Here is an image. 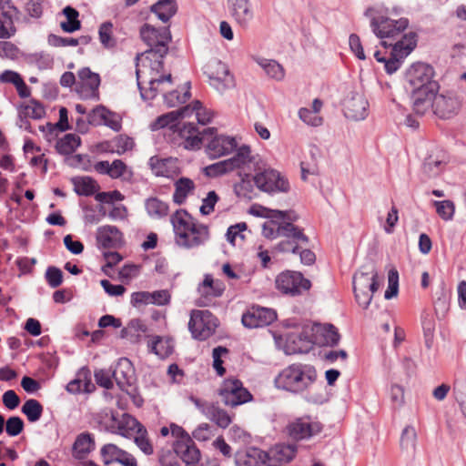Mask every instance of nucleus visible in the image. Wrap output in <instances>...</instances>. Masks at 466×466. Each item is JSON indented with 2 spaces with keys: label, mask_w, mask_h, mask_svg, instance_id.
Masks as SVG:
<instances>
[{
  "label": "nucleus",
  "mask_w": 466,
  "mask_h": 466,
  "mask_svg": "<svg viewBox=\"0 0 466 466\" xmlns=\"http://www.w3.org/2000/svg\"><path fill=\"white\" fill-rule=\"evenodd\" d=\"M140 35L148 48L138 54L137 60V79L143 100L150 101L158 93L163 94L164 103L168 107H175L186 103L190 94V83L186 84L187 89L168 90L172 86L171 74H164L163 59L168 52L171 34L167 27L157 29L150 25H144Z\"/></svg>",
  "instance_id": "1"
},
{
  "label": "nucleus",
  "mask_w": 466,
  "mask_h": 466,
  "mask_svg": "<svg viewBox=\"0 0 466 466\" xmlns=\"http://www.w3.org/2000/svg\"><path fill=\"white\" fill-rule=\"evenodd\" d=\"M434 69L425 63H415L406 72V81L410 86L413 110L424 115L429 104V96L438 92L439 84L433 80Z\"/></svg>",
  "instance_id": "2"
},
{
  "label": "nucleus",
  "mask_w": 466,
  "mask_h": 466,
  "mask_svg": "<svg viewBox=\"0 0 466 466\" xmlns=\"http://www.w3.org/2000/svg\"><path fill=\"white\" fill-rule=\"evenodd\" d=\"M176 243L184 248H196L209 239V229L199 223L187 210L178 209L171 217Z\"/></svg>",
  "instance_id": "3"
},
{
  "label": "nucleus",
  "mask_w": 466,
  "mask_h": 466,
  "mask_svg": "<svg viewBox=\"0 0 466 466\" xmlns=\"http://www.w3.org/2000/svg\"><path fill=\"white\" fill-rule=\"evenodd\" d=\"M317 380L314 366L297 362L284 368L274 379L277 389L300 394L310 389Z\"/></svg>",
  "instance_id": "4"
},
{
  "label": "nucleus",
  "mask_w": 466,
  "mask_h": 466,
  "mask_svg": "<svg viewBox=\"0 0 466 466\" xmlns=\"http://www.w3.org/2000/svg\"><path fill=\"white\" fill-rule=\"evenodd\" d=\"M380 13L381 7L374 5L367 7L364 11V15L370 19L372 32L381 40L380 44L384 47H393L394 44L398 41L396 39L404 35L402 34L409 25V20L404 17L393 20L380 15Z\"/></svg>",
  "instance_id": "5"
},
{
  "label": "nucleus",
  "mask_w": 466,
  "mask_h": 466,
  "mask_svg": "<svg viewBox=\"0 0 466 466\" xmlns=\"http://www.w3.org/2000/svg\"><path fill=\"white\" fill-rule=\"evenodd\" d=\"M378 272L372 263L362 266L353 276V291L358 304L367 309L379 289Z\"/></svg>",
  "instance_id": "6"
},
{
  "label": "nucleus",
  "mask_w": 466,
  "mask_h": 466,
  "mask_svg": "<svg viewBox=\"0 0 466 466\" xmlns=\"http://www.w3.org/2000/svg\"><path fill=\"white\" fill-rule=\"evenodd\" d=\"M429 104L425 108V113L431 109L438 117L450 119L459 113L461 100L452 91H445L440 94L433 92L432 96H429Z\"/></svg>",
  "instance_id": "7"
},
{
  "label": "nucleus",
  "mask_w": 466,
  "mask_h": 466,
  "mask_svg": "<svg viewBox=\"0 0 466 466\" xmlns=\"http://www.w3.org/2000/svg\"><path fill=\"white\" fill-rule=\"evenodd\" d=\"M267 217L282 220L279 223V237L292 239L296 243L308 244L309 238L303 233L301 228L293 224L299 218V216L294 211L267 209Z\"/></svg>",
  "instance_id": "8"
},
{
  "label": "nucleus",
  "mask_w": 466,
  "mask_h": 466,
  "mask_svg": "<svg viewBox=\"0 0 466 466\" xmlns=\"http://www.w3.org/2000/svg\"><path fill=\"white\" fill-rule=\"evenodd\" d=\"M218 324V319L209 310L193 309L188 329L195 339L206 340L215 333Z\"/></svg>",
  "instance_id": "9"
},
{
  "label": "nucleus",
  "mask_w": 466,
  "mask_h": 466,
  "mask_svg": "<svg viewBox=\"0 0 466 466\" xmlns=\"http://www.w3.org/2000/svg\"><path fill=\"white\" fill-rule=\"evenodd\" d=\"M227 160L231 171L237 170L239 177H248L251 172L260 169L259 156L253 154L247 145L237 147L234 156Z\"/></svg>",
  "instance_id": "10"
},
{
  "label": "nucleus",
  "mask_w": 466,
  "mask_h": 466,
  "mask_svg": "<svg viewBox=\"0 0 466 466\" xmlns=\"http://www.w3.org/2000/svg\"><path fill=\"white\" fill-rule=\"evenodd\" d=\"M204 74L208 76L209 85L219 93H224L235 86L234 77L227 65L218 59H211L206 64Z\"/></svg>",
  "instance_id": "11"
},
{
  "label": "nucleus",
  "mask_w": 466,
  "mask_h": 466,
  "mask_svg": "<svg viewBox=\"0 0 466 466\" xmlns=\"http://www.w3.org/2000/svg\"><path fill=\"white\" fill-rule=\"evenodd\" d=\"M253 181L257 187L267 193L288 192L289 181L281 174L272 168H264L256 171Z\"/></svg>",
  "instance_id": "12"
},
{
  "label": "nucleus",
  "mask_w": 466,
  "mask_h": 466,
  "mask_svg": "<svg viewBox=\"0 0 466 466\" xmlns=\"http://www.w3.org/2000/svg\"><path fill=\"white\" fill-rule=\"evenodd\" d=\"M277 289L285 295L298 296L310 289V281L298 271H284L275 280Z\"/></svg>",
  "instance_id": "13"
},
{
  "label": "nucleus",
  "mask_w": 466,
  "mask_h": 466,
  "mask_svg": "<svg viewBox=\"0 0 466 466\" xmlns=\"http://www.w3.org/2000/svg\"><path fill=\"white\" fill-rule=\"evenodd\" d=\"M218 395L225 405L236 407L244 404L252 399L250 392L243 387L238 380H226L223 381Z\"/></svg>",
  "instance_id": "14"
},
{
  "label": "nucleus",
  "mask_w": 466,
  "mask_h": 466,
  "mask_svg": "<svg viewBox=\"0 0 466 466\" xmlns=\"http://www.w3.org/2000/svg\"><path fill=\"white\" fill-rule=\"evenodd\" d=\"M416 46V35L413 33L404 34L393 46L390 57L384 63L385 70L389 74L395 73L406 57Z\"/></svg>",
  "instance_id": "15"
},
{
  "label": "nucleus",
  "mask_w": 466,
  "mask_h": 466,
  "mask_svg": "<svg viewBox=\"0 0 466 466\" xmlns=\"http://www.w3.org/2000/svg\"><path fill=\"white\" fill-rule=\"evenodd\" d=\"M76 91L83 99L99 100L100 76L89 67H83L77 72Z\"/></svg>",
  "instance_id": "16"
},
{
  "label": "nucleus",
  "mask_w": 466,
  "mask_h": 466,
  "mask_svg": "<svg viewBox=\"0 0 466 466\" xmlns=\"http://www.w3.org/2000/svg\"><path fill=\"white\" fill-rule=\"evenodd\" d=\"M277 319L274 309L260 306L250 307L242 315V324L248 329L261 328L270 325Z\"/></svg>",
  "instance_id": "17"
},
{
  "label": "nucleus",
  "mask_w": 466,
  "mask_h": 466,
  "mask_svg": "<svg viewBox=\"0 0 466 466\" xmlns=\"http://www.w3.org/2000/svg\"><path fill=\"white\" fill-rule=\"evenodd\" d=\"M449 162V156L446 151L441 148H432L424 158L421 170L429 178L437 177L445 169Z\"/></svg>",
  "instance_id": "18"
},
{
  "label": "nucleus",
  "mask_w": 466,
  "mask_h": 466,
  "mask_svg": "<svg viewBox=\"0 0 466 466\" xmlns=\"http://www.w3.org/2000/svg\"><path fill=\"white\" fill-rule=\"evenodd\" d=\"M288 432L294 440H305L320 432L322 427L319 422L309 417L298 418L289 422L287 427Z\"/></svg>",
  "instance_id": "19"
},
{
  "label": "nucleus",
  "mask_w": 466,
  "mask_h": 466,
  "mask_svg": "<svg viewBox=\"0 0 466 466\" xmlns=\"http://www.w3.org/2000/svg\"><path fill=\"white\" fill-rule=\"evenodd\" d=\"M179 136L184 139L186 149L195 150L200 148L206 136L212 135L214 128H204L199 131L193 122L184 123L178 129Z\"/></svg>",
  "instance_id": "20"
},
{
  "label": "nucleus",
  "mask_w": 466,
  "mask_h": 466,
  "mask_svg": "<svg viewBox=\"0 0 466 466\" xmlns=\"http://www.w3.org/2000/svg\"><path fill=\"white\" fill-rule=\"evenodd\" d=\"M312 340L310 329H304L299 333H291L286 339L284 352L287 355L307 353L314 345Z\"/></svg>",
  "instance_id": "21"
},
{
  "label": "nucleus",
  "mask_w": 466,
  "mask_h": 466,
  "mask_svg": "<svg viewBox=\"0 0 466 466\" xmlns=\"http://www.w3.org/2000/svg\"><path fill=\"white\" fill-rule=\"evenodd\" d=\"M369 103L363 95L355 93L344 101V116L351 120H363L368 116Z\"/></svg>",
  "instance_id": "22"
},
{
  "label": "nucleus",
  "mask_w": 466,
  "mask_h": 466,
  "mask_svg": "<svg viewBox=\"0 0 466 466\" xmlns=\"http://www.w3.org/2000/svg\"><path fill=\"white\" fill-rule=\"evenodd\" d=\"M173 447L176 457H179L187 466H196L199 461L200 451L191 437H187L186 441H176Z\"/></svg>",
  "instance_id": "23"
},
{
  "label": "nucleus",
  "mask_w": 466,
  "mask_h": 466,
  "mask_svg": "<svg viewBox=\"0 0 466 466\" xmlns=\"http://www.w3.org/2000/svg\"><path fill=\"white\" fill-rule=\"evenodd\" d=\"M238 147L235 137L228 136H215L208 142L207 153L212 158H218L233 152Z\"/></svg>",
  "instance_id": "24"
},
{
  "label": "nucleus",
  "mask_w": 466,
  "mask_h": 466,
  "mask_svg": "<svg viewBox=\"0 0 466 466\" xmlns=\"http://www.w3.org/2000/svg\"><path fill=\"white\" fill-rule=\"evenodd\" d=\"M231 16L242 27H247L254 18V10L250 0H228Z\"/></svg>",
  "instance_id": "25"
},
{
  "label": "nucleus",
  "mask_w": 466,
  "mask_h": 466,
  "mask_svg": "<svg viewBox=\"0 0 466 466\" xmlns=\"http://www.w3.org/2000/svg\"><path fill=\"white\" fill-rule=\"evenodd\" d=\"M310 331L313 339L312 341L315 345L320 347L336 346L340 339L338 329L331 324L316 325L310 329Z\"/></svg>",
  "instance_id": "26"
},
{
  "label": "nucleus",
  "mask_w": 466,
  "mask_h": 466,
  "mask_svg": "<svg viewBox=\"0 0 466 466\" xmlns=\"http://www.w3.org/2000/svg\"><path fill=\"white\" fill-rule=\"evenodd\" d=\"M148 165L157 177H172L179 172L177 158H159L154 156L149 158Z\"/></svg>",
  "instance_id": "27"
},
{
  "label": "nucleus",
  "mask_w": 466,
  "mask_h": 466,
  "mask_svg": "<svg viewBox=\"0 0 466 466\" xmlns=\"http://www.w3.org/2000/svg\"><path fill=\"white\" fill-rule=\"evenodd\" d=\"M112 376L120 390H125L127 387L131 386L134 380V369L130 360L127 358L120 359Z\"/></svg>",
  "instance_id": "28"
},
{
  "label": "nucleus",
  "mask_w": 466,
  "mask_h": 466,
  "mask_svg": "<svg viewBox=\"0 0 466 466\" xmlns=\"http://www.w3.org/2000/svg\"><path fill=\"white\" fill-rule=\"evenodd\" d=\"M95 439L89 432L78 434L72 447V455L74 458L83 460L95 450Z\"/></svg>",
  "instance_id": "29"
},
{
  "label": "nucleus",
  "mask_w": 466,
  "mask_h": 466,
  "mask_svg": "<svg viewBox=\"0 0 466 466\" xmlns=\"http://www.w3.org/2000/svg\"><path fill=\"white\" fill-rule=\"evenodd\" d=\"M96 240L105 248H114L121 242L122 233L116 226H102L97 228Z\"/></svg>",
  "instance_id": "30"
},
{
  "label": "nucleus",
  "mask_w": 466,
  "mask_h": 466,
  "mask_svg": "<svg viewBox=\"0 0 466 466\" xmlns=\"http://www.w3.org/2000/svg\"><path fill=\"white\" fill-rule=\"evenodd\" d=\"M181 109L182 119L195 116L198 123L201 125L208 124L213 117V113L209 109L204 107L198 100L194 101L191 105L181 107Z\"/></svg>",
  "instance_id": "31"
},
{
  "label": "nucleus",
  "mask_w": 466,
  "mask_h": 466,
  "mask_svg": "<svg viewBox=\"0 0 466 466\" xmlns=\"http://www.w3.org/2000/svg\"><path fill=\"white\" fill-rule=\"evenodd\" d=\"M46 115V110L44 106L35 100L31 99L27 104L21 105L19 107V116L21 118L25 117H30L33 119H40ZM21 127H25V129H28L29 123L26 120L21 119Z\"/></svg>",
  "instance_id": "32"
},
{
  "label": "nucleus",
  "mask_w": 466,
  "mask_h": 466,
  "mask_svg": "<svg viewBox=\"0 0 466 466\" xmlns=\"http://www.w3.org/2000/svg\"><path fill=\"white\" fill-rule=\"evenodd\" d=\"M198 291L201 296L198 305L205 306L207 304L206 300L221 296L223 289L215 284L210 275H206L202 283L199 284Z\"/></svg>",
  "instance_id": "33"
},
{
  "label": "nucleus",
  "mask_w": 466,
  "mask_h": 466,
  "mask_svg": "<svg viewBox=\"0 0 466 466\" xmlns=\"http://www.w3.org/2000/svg\"><path fill=\"white\" fill-rule=\"evenodd\" d=\"M297 448L293 444H277L270 451V461L289 463L293 460Z\"/></svg>",
  "instance_id": "34"
},
{
  "label": "nucleus",
  "mask_w": 466,
  "mask_h": 466,
  "mask_svg": "<svg viewBox=\"0 0 466 466\" xmlns=\"http://www.w3.org/2000/svg\"><path fill=\"white\" fill-rule=\"evenodd\" d=\"M179 118L182 119L181 108L159 116L150 124V128L153 131H157L165 127L173 129L177 127V120Z\"/></svg>",
  "instance_id": "35"
},
{
  "label": "nucleus",
  "mask_w": 466,
  "mask_h": 466,
  "mask_svg": "<svg viewBox=\"0 0 466 466\" xmlns=\"http://www.w3.org/2000/svg\"><path fill=\"white\" fill-rule=\"evenodd\" d=\"M146 331L147 327L143 321L134 319L121 330L120 336L122 339H128L131 343H137Z\"/></svg>",
  "instance_id": "36"
},
{
  "label": "nucleus",
  "mask_w": 466,
  "mask_h": 466,
  "mask_svg": "<svg viewBox=\"0 0 466 466\" xmlns=\"http://www.w3.org/2000/svg\"><path fill=\"white\" fill-rule=\"evenodd\" d=\"M175 192L173 194V201L177 205H182L187 196L195 189L194 181L188 177H180L175 184Z\"/></svg>",
  "instance_id": "37"
},
{
  "label": "nucleus",
  "mask_w": 466,
  "mask_h": 466,
  "mask_svg": "<svg viewBox=\"0 0 466 466\" xmlns=\"http://www.w3.org/2000/svg\"><path fill=\"white\" fill-rule=\"evenodd\" d=\"M255 61L264 70L268 76L281 81L285 76L283 66L274 59L256 57Z\"/></svg>",
  "instance_id": "38"
},
{
  "label": "nucleus",
  "mask_w": 466,
  "mask_h": 466,
  "mask_svg": "<svg viewBox=\"0 0 466 466\" xmlns=\"http://www.w3.org/2000/svg\"><path fill=\"white\" fill-rule=\"evenodd\" d=\"M150 9L162 22L167 23L177 13L176 0H158Z\"/></svg>",
  "instance_id": "39"
},
{
  "label": "nucleus",
  "mask_w": 466,
  "mask_h": 466,
  "mask_svg": "<svg viewBox=\"0 0 466 466\" xmlns=\"http://www.w3.org/2000/svg\"><path fill=\"white\" fill-rule=\"evenodd\" d=\"M68 123V112L66 107H61L59 109V120L56 124L47 123L46 127H43L42 131H46L47 140H51L55 137H56L57 130L60 132H64L69 129Z\"/></svg>",
  "instance_id": "40"
},
{
  "label": "nucleus",
  "mask_w": 466,
  "mask_h": 466,
  "mask_svg": "<svg viewBox=\"0 0 466 466\" xmlns=\"http://www.w3.org/2000/svg\"><path fill=\"white\" fill-rule=\"evenodd\" d=\"M206 418L216 423L219 428L226 429L232 422V415L221 409L218 404L213 403L210 410H207Z\"/></svg>",
  "instance_id": "41"
},
{
  "label": "nucleus",
  "mask_w": 466,
  "mask_h": 466,
  "mask_svg": "<svg viewBox=\"0 0 466 466\" xmlns=\"http://www.w3.org/2000/svg\"><path fill=\"white\" fill-rule=\"evenodd\" d=\"M139 428H144V426L133 416L124 413L118 421L116 433L124 437H129L137 434Z\"/></svg>",
  "instance_id": "42"
},
{
  "label": "nucleus",
  "mask_w": 466,
  "mask_h": 466,
  "mask_svg": "<svg viewBox=\"0 0 466 466\" xmlns=\"http://www.w3.org/2000/svg\"><path fill=\"white\" fill-rule=\"evenodd\" d=\"M150 351L157 355L161 359H165L172 354L174 350V343L171 339L155 337L149 343Z\"/></svg>",
  "instance_id": "43"
},
{
  "label": "nucleus",
  "mask_w": 466,
  "mask_h": 466,
  "mask_svg": "<svg viewBox=\"0 0 466 466\" xmlns=\"http://www.w3.org/2000/svg\"><path fill=\"white\" fill-rule=\"evenodd\" d=\"M81 145L80 137L76 134H66L56 145L57 152L61 155H70L74 153Z\"/></svg>",
  "instance_id": "44"
},
{
  "label": "nucleus",
  "mask_w": 466,
  "mask_h": 466,
  "mask_svg": "<svg viewBox=\"0 0 466 466\" xmlns=\"http://www.w3.org/2000/svg\"><path fill=\"white\" fill-rule=\"evenodd\" d=\"M84 384L85 389L84 390L86 392L90 391L89 387L92 386L91 380L89 379V370L87 369H81L80 371L77 373V378L71 380L66 385V390L69 393L76 394L80 393L82 391V385Z\"/></svg>",
  "instance_id": "45"
},
{
  "label": "nucleus",
  "mask_w": 466,
  "mask_h": 466,
  "mask_svg": "<svg viewBox=\"0 0 466 466\" xmlns=\"http://www.w3.org/2000/svg\"><path fill=\"white\" fill-rule=\"evenodd\" d=\"M145 207L147 214L151 218H161L167 216L169 212V207L167 203L157 198H147L145 202Z\"/></svg>",
  "instance_id": "46"
},
{
  "label": "nucleus",
  "mask_w": 466,
  "mask_h": 466,
  "mask_svg": "<svg viewBox=\"0 0 466 466\" xmlns=\"http://www.w3.org/2000/svg\"><path fill=\"white\" fill-rule=\"evenodd\" d=\"M63 14L66 17V21L61 22L60 26L63 31L66 33H73L81 27V23L78 20L79 13L72 6H66L63 9Z\"/></svg>",
  "instance_id": "47"
},
{
  "label": "nucleus",
  "mask_w": 466,
  "mask_h": 466,
  "mask_svg": "<svg viewBox=\"0 0 466 466\" xmlns=\"http://www.w3.org/2000/svg\"><path fill=\"white\" fill-rule=\"evenodd\" d=\"M75 191L79 196H91L98 188L96 182L89 177H76L73 179Z\"/></svg>",
  "instance_id": "48"
},
{
  "label": "nucleus",
  "mask_w": 466,
  "mask_h": 466,
  "mask_svg": "<svg viewBox=\"0 0 466 466\" xmlns=\"http://www.w3.org/2000/svg\"><path fill=\"white\" fill-rule=\"evenodd\" d=\"M16 32L13 15L9 11L0 12V39H8Z\"/></svg>",
  "instance_id": "49"
},
{
  "label": "nucleus",
  "mask_w": 466,
  "mask_h": 466,
  "mask_svg": "<svg viewBox=\"0 0 466 466\" xmlns=\"http://www.w3.org/2000/svg\"><path fill=\"white\" fill-rule=\"evenodd\" d=\"M113 28L114 25L110 21L102 23L98 28L99 41L105 48H114L116 45L113 37Z\"/></svg>",
  "instance_id": "50"
},
{
  "label": "nucleus",
  "mask_w": 466,
  "mask_h": 466,
  "mask_svg": "<svg viewBox=\"0 0 466 466\" xmlns=\"http://www.w3.org/2000/svg\"><path fill=\"white\" fill-rule=\"evenodd\" d=\"M22 412L26 416L30 422H35L42 416L43 406L38 400L29 399L22 406Z\"/></svg>",
  "instance_id": "51"
},
{
  "label": "nucleus",
  "mask_w": 466,
  "mask_h": 466,
  "mask_svg": "<svg viewBox=\"0 0 466 466\" xmlns=\"http://www.w3.org/2000/svg\"><path fill=\"white\" fill-rule=\"evenodd\" d=\"M100 454L104 463L106 465L113 461H118V460H121L122 457L127 455L124 451L112 443L104 445L101 449Z\"/></svg>",
  "instance_id": "52"
},
{
  "label": "nucleus",
  "mask_w": 466,
  "mask_h": 466,
  "mask_svg": "<svg viewBox=\"0 0 466 466\" xmlns=\"http://www.w3.org/2000/svg\"><path fill=\"white\" fill-rule=\"evenodd\" d=\"M417 433L412 426H406L400 436V447L407 452H413L416 448Z\"/></svg>",
  "instance_id": "53"
},
{
  "label": "nucleus",
  "mask_w": 466,
  "mask_h": 466,
  "mask_svg": "<svg viewBox=\"0 0 466 466\" xmlns=\"http://www.w3.org/2000/svg\"><path fill=\"white\" fill-rule=\"evenodd\" d=\"M134 441L138 449L146 455H151L154 452V447L147 437L146 428H139L138 432L135 435Z\"/></svg>",
  "instance_id": "54"
},
{
  "label": "nucleus",
  "mask_w": 466,
  "mask_h": 466,
  "mask_svg": "<svg viewBox=\"0 0 466 466\" xmlns=\"http://www.w3.org/2000/svg\"><path fill=\"white\" fill-rule=\"evenodd\" d=\"M299 117L302 122L311 127H319L323 123V118L319 114L307 107H301L299 110Z\"/></svg>",
  "instance_id": "55"
},
{
  "label": "nucleus",
  "mask_w": 466,
  "mask_h": 466,
  "mask_svg": "<svg viewBox=\"0 0 466 466\" xmlns=\"http://www.w3.org/2000/svg\"><path fill=\"white\" fill-rule=\"evenodd\" d=\"M106 115H109L108 109L101 105L96 106L87 114L88 123L95 127L102 126Z\"/></svg>",
  "instance_id": "56"
},
{
  "label": "nucleus",
  "mask_w": 466,
  "mask_h": 466,
  "mask_svg": "<svg viewBox=\"0 0 466 466\" xmlns=\"http://www.w3.org/2000/svg\"><path fill=\"white\" fill-rule=\"evenodd\" d=\"M228 172H231V169L227 159L218 161L205 167V174L211 177H218Z\"/></svg>",
  "instance_id": "57"
},
{
  "label": "nucleus",
  "mask_w": 466,
  "mask_h": 466,
  "mask_svg": "<svg viewBox=\"0 0 466 466\" xmlns=\"http://www.w3.org/2000/svg\"><path fill=\"white\" fill-rule=\"evenodd\" d=\"M389 286L385 291L384 297L386 299H390L398 294L399 289V274L395 269L389 271L388 275Z\"/></svg>",
  "instance_id": "58"
},
{
  "label": "nucleus",
  "mask_w": 466,
  "mask_h": 466,
  "mask_svg": "<svg viewBox=\"0 0 466 466\" xmlns=\"http://www.w3.org/2000/svg\"><path fill=\"white\" fill-rule=\"evenodd\" d=\"M130 176L131 172L127 170V167L122 160L116 159L111 163L109 177L112 178H127Z\"/></svg>",
  "instance_id": "59"
},
{
  "label": "nucleus",
  "mask_w": 466,
  "mask_h": 466,
  "mask_svg": "<svg viewBox=\"0 0 466 466\" xmlns=\"http://www.w3.org/2000/svg\"><path fill=\"white\" fill-rule=\"evenodd\" d=\"M253 466H268L270 461V453L265 452L258 448H248Z\"/></svg>",
  "instance_id": "60"
},
{
  "label": "nucleus",
  "mask_w": 466,
  "mask_h": 466,
  "mask_svg": "<svg viewBox=\"0 0 466 466\" xmlns=\"http://www.w3.org/2000/svg\"><path fill=\"white\" fill-rule=\"evenodd\" d=\"M24 429V421L20 417H10L5 424V431L9 436L15 437L19 435Z\"/></svg>",
  "instance_id": "61"
},
{
  "label": "nucleus",
  "mask_w": 466,
  "mask_h": 466,
  "mask_svg": "<svg viewBox=\"0 0 466 466\" xmlns=\"http://www.w3.org/2000/svg\"><path fill=\"white\" fill-rule=\"evenodd\" d=\"M46 279L51 288H57L63 282V272L58 268L48 267L46 271Z\"/></svg>",
  "instance_id": "62"
},
{
  "label": "nucleus",
  "mask_w": 466,
  "mask_h": 466,
  "mask_svg": "<svg viewBox=\"0 0 466 466\" xmlns=\"http://www.w3.org/2000/svg\"><path fill=\"white\" fill-rule=\"evenodd\" d=\"M436 210L445 220L451 219L454 214V205L450 200L435 201Z\"/></svg>",
  "instance_id": "63"
},
{
  "label": "nucleus",
  "mask_w": 466,
  "mask_h": 466,
  "mask_svg": "<svg viewBox=\"0 0 466 466\" xmlns=\"http://www.w3.org/2000/svg\"><path fill=\"white\" fill-rule=\"evenodd\" d=\"M218 199L219 198L215 191H209L207 197L202 200V205L199 209L200 213L202 215H209L212 213Z\"/></svg>",
  "instance_id": "64"
}]
</instances>
